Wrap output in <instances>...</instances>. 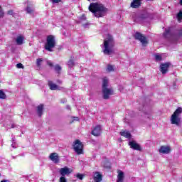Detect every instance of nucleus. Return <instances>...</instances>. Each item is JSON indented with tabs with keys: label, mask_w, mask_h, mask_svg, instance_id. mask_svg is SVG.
<instances>
[{
	"label": "nucleus",
	"mask_w": 182,
	"mask_h": 182,
	"mask_svg": "<svg viewBox=\"0 0 182 182\" xmlns=\"http://www.w3.org/2000/svg\"><path fill=\"white\" fill-rule=\"evenodd\" d=\"M45 105L43 104H40L36 107V112L39 117H42V114H43V108Z\"/></svg>",
	"instance_id": "obj_17"
},
{
	"label": "nucleus",
	"mask_w": 182,
	"mask_h": 182,
	"mask_svg": "<svg viewBox=\"0 0 182 182\" xmlns=\"http://www.w3.org/2000/svg\"><path fill=\"white\" fill-rule=\"evenodd\" d=\"M1 182H9V180H2Z\"/></svg>",
	"instance_id": "obj_41"
},
{
	"label": "nucleus",
	"mask_w": 182,
	"mask_h": 182,
	"mask_svg": "<svg viewBox=\"0 0 182 182\" xmlns=\"http://www.w3.org/2000/svg\"><path fill=\"white\" fill-rule=\"evenodd\" d=\"M11 129H15V124H11Z\"/></svg>",
	"instance_id": "obj_40"
},
{
	"label": "nucleus",
	"mask_w": 182,
	"mask_h": 182,
	"mask_svg": "<svg viewBox=\"0 0 182 182\" xmlns=\"http://www.w3.org/2000/svg\"><path fill=\"white\" fill-rule=\"evenodd\" d=\"M73 149L74 151H75L77 154H83V144L80 141V140L77 139L75 141L73 144Z\"/></svg>",
	"instance_id": "obj_7"
},
{
	"label": "nucleus",
	"mask_w": 182,
	"mask_h": 182,
	"mask_svg": "<svg viewBox=\"0 0 182 182\" xmlns=\"http://www.w3.org/2000/svg\"><path fill=\"white\" fill-rule=\"evenodd\" d=\"M1 177H2V174L0 173V178H1Z\"/></svg>",
	"instance_id": "obj_44"
},
{
	"label": "nucleus",
	"mask_w": 182,
	"mask_h": 182,
	"mask_svg": "<svg viewBox=\"0 0 182 182\" xmlns=\"http://www.w3.org/2000/svg\"><path fill=\"white\" fill-rule=\"evenodd\" d=\"M67 109H68V110H70V107L68 106Z\"/></svg>",
	"instance_id": "obj_42"
},
{
	"label": "nucleus",
	"mask_w": 182,
	"mask_h": 182,
	"mask_svg": "<svg viewBox=\"0 0 182 182\" xmlns=\"http://www.w3.org/2000/svg\"><path fill=\"white\" fill-rule=\"evenodd\" d=\"M70 123H73V122H71Z\"/></svg>",
	"instance_id": "obj_46"
},
{
	"label": "nucleus",
	"mask_w": 182,
	"mask_h": 182,
	"mask_svg": "<svg viewBox=\"0 0 182 182\" xmlns=\"http://www.w3.org/2000/svg\"><path fill=\"white\" fill-rule=\"evenodd\" d=\"M16 68H18V69H23V65L22 64V63H18V64H16Z\"/></svg>",
	"instance_id": "obj_33"
},
{
	"label": "nucleus",
	"mask_w": 182,
	"mask_h": 182,
	"mask_svg": "<svg viewBox=\"0 0 182 182\" xmlns=\"http://www.w3.org/2000/svg\"><path fill=\"white\" fill-rule=\"evenodd\" d=\"M113 48H114V40L113 39V36L108 34L107 39L104 41V54L112 55L114 53V49Z\"/></svg>",
	"instance_id": "obj_2"
},
{
	"label": "nucleus",
	"mask_w": 182,
	"mask_h": 182,
	"mask_svg": "<svg viewBox=\"0 0 182 182\" xmlns=\"http://www.w3.org/2000/svg\"><path fill=\"white\" fill-rule=\"evenodd\" d=\"M80 21H86V16L85 14H82L80 17Z\"/></svg>",
	"instance_id": "obj_38"
},
{
	"label": "nucleus",
	"mask_w": 182,
	"mask_h": 182,
	"mask_svg": "<svg viewBox=\"0 0 182 182\" xmlns=\"http://www.w3.org/2000/svg\"><path fill=\"white\" fill-rule=\"evenodd\" d=\"M24 39H25V38H23V36H18L17 37V38L16 39V42L17 45H22L23 43Z\"/></svg>",
	"instance_id": "obj_22"
},
{
	"label": "nucleus",
	"mask_w": 182,
	"mask_h": 182,
	"mask_svg": "<svg viewBox=\"0 0 182 182\" xmlns=\"http://www.w3.org/2000/svg\"><path fill=\"white\" fill-rule=\"evenodd\" d=\"M102 178H103V176H102V174H100V173L95 172L94 173L93 180L95 182H101Z\"/></svg>",
	"instance_id": "obj_18"
},
{
	"label": "nucleus",
	"mask_w": 182,
	"mask_h": 182,
	"mask_svg": "<svg viewBox=\"0 0 182 182\" xmlns=\"http://www.w3.org/2000/svg\"><path fill=\"white\" fill-rule=\"evenodd\" d=\"M124 180V173L119 170L117 182H123Z\"/></svg>",
	"instance_id": "obj_20"
},
{
	"label": "nucleus",
	"mask_w": 182,
	"mask_h": 182,
	"mask_svg": "<svg viewBox=\"0 0 182 182\" xmlns=\"http://www.w3.org/2000/svg\"><path fill=\"white\" fill-rule=\"evenodd\" d=\"M76 119H79L78 117H76Z\"/></svg>",
	"instance_id": "obj_45"
},
{
	"label": "nucleus",
	"mask_w": 182,
	"mask_h": 182,
	"mask_svg": "<svg viewBox=\"0 0 182 182\" xmlns=\"http://www.w3.org/2000/svg\"><path fill=\"white\" fill-rule=\"evenodd\" d=\"M54 70L56 72V73L60 75V72H62V67L59 65V64H56L54 66Z\"/></svg>",
	"instance_id": "obj_23"
},
{
	"label": "nucleus",
	"mask_w": 182,
	"mask_h": 182,
	"mask_svg": "<svg viewBox=\"0 0 182 182\" xmlns=\"http://www.w3.org/2000/svg\"><path fill=\"white\" fill-rule=\"evenodd\" d=\"M60 182H68V181L66 180V178L65 176H61L60 178Z\"/></svg>",
	"instance_id": "obj_35"
},
{
	"label": "nucleus",
	"mask_w": 182,
	"mask_h": 182,
	"mask_svg": "<svg viewBox=\"0 0 182 182\" xmlns=\"http://www.w3.org/2000/svg\"><path fill=\"white\" fill-rule=\"evenodd\" d=\"M68 65L69 68H73V66H75V60H73V57H71L70 58V60H68Z\"/></svg>",
	"instance_id": "obj_24"
},
{
	"label": "nucleus",
	"mask_w": 182,
	"mask_h": 182,
	"mask_svg": "<svg viewBox=\"0 0 182 182\" xmlns=\"http://www.w3.org/2000/svg\"><path fill=\"white\" fill-rule=\"evenodd\" d=\"M107 86H109V80H107V77H105L102 80V94L103 99L105 100L110 99L112 95H114L113 88H107Z\"/></svg>",
	"instance_id": "obj_3"
},
{
	"label": "nucleus",
	"mask_w": 182,
	"mask_h": 182,
	"mask_svg": "<svg viewBox=\"0 0 182 182\" xmlns=\"http://www.w3.org/2000/svg\"><path fill=\"white\" fill-rule=\"evenodd\" d=\"M51 2L53 4H59V3L62 2V0H51Z\"/></svg>",
	"instance_id": "obj_37"
},
{
	"label": "nucleus",
	"mask_w": 182,
	"mask_h": 182,
	"mask_svg": "<svg viewBox=\"0 0 182 182\" xmlns=\"http://www.w3.org/2000/svg\"><path fill=\"white\" fill-rule=\"evenodd\" d=\"M177 19L178 21H181L182 20V11H180L178 14H177Z\"/></svg>",
	"instance_id": "obj_31"
},
{
	"label": "nucleus",
	"mask_w": 182,
	"mask_h": 182,
	"mask_svg": "<svg viewBox=\"0 0 182 182\" xmlns=\"http://www.w3.org/2000/svg\"><path fill=\"white\" fill-rule=\"evenodd\" d=\"M182 37V30L178 31V34H175V38L178 39V38Z\"/></svg>",
	"instance_id": "obj_28"
},
{
	"label": "nucleus",
	"mask_w": 182,
	"mask_h": 182,
	"mask_svg": "<svg viewBox=\"0 0 182 182\" xmlns=\"http://www.w3.org/2000/svg\"><path fill=\"white\" fill-rule=\"evenodd\" d=\"M147 18H149V14L148 13L141 14L138 16L137 21H144V19H147Z\"/></svg>",
	"instance_id": "obj_21"
},
{
	"label": "nucleus",
	"mask_w": 182,
	"mask_h": 182,
	"mask_svg": "<svg viewBox=\"0 0 182 182\" xmlns=\"http://www.w3.org/2000/svg\"><path fill=\"white\" fill-rule=\"evenodd\" d=\"M180 5H182V0H180Z\"/></svg>",
	"instance_id": "obj_43"
},
{
	"label": "nucleus",
	"mask_w": 182,
	"mask_h": 182,
	"mask_svg": "<svg viewBox=\"0 0 182 182\" xmlns=\"http://www.w3.org/2000/svg\"><path fill=\"white\" fill-rule=\"evenodd\" d=\"M0 99H6V94L0 90Z\"/></svg>",
	"instance_id": "obj_26"
},
{
	"label": "nucleus",
	"mask_w": 182,
	"mask_h": 182,
	"mask_svg": "<svg viewBox=\"0 0 182 182\" xmlns=\"http://www.w3.org/2000/svg\"><path fill=\"white\" fill-rule=\"evenodd\" d=\"M91 134L95 137L100 136V134H102V127L100 125L95 126Z\"/></svg>",
	"instance_id": "obj_12"
},
{
	"label": "nucleus",
	"mask_w": 182,
	"mask_h": 182,
	"mask_svg": "<svg viewBox=\"0 0 182 182\" xmlns=\"http://www.w3.org/2000/svg\"><path fill=\"white\" fill-rule=\"evenodd\" d=\"M171 65V63H161L160 65V71L162 75H166L168 72V68H170Z\"/></svg>",
	"instance_id": "obj_8"
},
{
	"label": "nucleus",
	"mask_w": 182,
	"mask_h": 182,
	"mask_svg": "<svg viewBox=\"0 0 182 182\" xmlns=\"http://www.w3.org/2000/svg\"><path fill=\"white\" fill-rule=\"evenodd\" d=\"M56 46V42L55 41V36L49 35L47 36L46 43L45 45L46 50L52 52V49Z\"/></svg>",
	"instance_id": "obj_5"
},
{
	"label": "nucleus",
	"mask_w": 182,
	"mask_h": 182,
	"mask_svg": "<svg viewBox=\"0 0 182 182\" xmlns=\"http://www.w3.org/2000/svg\"><path fill=\"white\" fill-rule=\"evenodd\" d=\"M155 59H156V60H157V61H160V60H162V58L161 57V55H155Z\"/></svg>",
	"instance_id": "obj_36"
},
{
	"label": "nucleus",
	"mask_w": 182,
	"mask_h": 182,
	"mask_svg": "<svg viewBox=\"0 0 182 182\" xmlns=\"http://www.w3.org/2000/svg\"><path fill=\"white\" fill-rule=\"evenodd\" d=\"M170 151H171L170 146H161L159 149V153H162V154H168Z\"/></svg>",
	"instance_id": "obj_15"
},
{
	"label": "nucleus",
	"mask_w": 182,
	"mask_h": 182,
	"mask_svg": "<svg viewBox=\"0 0 182 182\" xmlns=\"http://www.w3.org/2000/svg\"><path fill=\"white\" fill-rule=\"evenodd\" d=\"M107 69L108 72H113L114 70V67L112 65H108Z\"/></svg>",
	"instance_id": "obj_29"
},
{
	"label": "nucleus",
	"mask_w": 182,
	"mask_h": 182,
	"mask_svg": "<svg viewBox=\"0 0 182 182\" xmlns=\"http://www.w3.org/2000/svg\"><path fill=\"white\" fill-rule=\"evenodd\" d=\"M129 146L133 150H136L137 151H141L143 149L140 144H137L135 141H131L129 142Z\"/></svg>",
	"instance_id": "obj_11"
},
{
	"label": "nucleus",
	"mask_w": 182,
	"mask_h": 182,
	"mask_svg": "<svg viewBox=\"0 0 182 182\" xmlns=\"http://www.w3.org/2000/svg\"><path fill=\"white\" fill-rule=\"evenodd\" d=\"M76 177L79 180H83V178H85V174L78 173H77Z\"/></svg>",
	"instance_id": "obj_27"
},
{
	"label": "nucleus",
	"mask_w": 182,
	"mask_h": 182,
	"mask_svg": "<svg viewBox=\"0 0 182 182\" xmlns=\"http://www.w3.org/2000/svg\"><path fill=\"white\" fill-rule=\"evenodd\" d=\"M140 6H141V0H133L130 4V7L134 9H138Z\"/></svg>",
	"instance_id": "obj_14"
},
{
	"label": "nucleus",
	"mask_w": 182,
	"mask_h": 182,
	"mask_svg": "<svg viewBox=\"0 0 182 182\" xmlns=\"http://www.w3.org/2000/svg\"><path fill=\"white\" fill-rule=\"evenodd\" d=\"M48 85L50 90H60V87L50 80L48 81Z\"/></svg>",
	"instance_id": "obj_16"
},
{
	"label": "nucleus",
	"mask_w": 182,
	"mask_h": 182,
	"mask_svg": "<svg viewBox=\"0 0 182 182\" xmlns=\"http://www.w3.org/2000/svg\"><path fill=\"white\" fill-rule=\"evenodd\" d=\"M60 174L65 177V176H69V174H70V173H72L73 171V170L68 168V166H65L64 168H61L60 169Z\"/></svg>",
	"instance_id": "obj_13"
},
{
	"label": "nucleus",
	"mask_w": 182,
	"mask_h": 182,
	"mask_svg": "<svg viewBox=\"0 0 182 182\" xmlns=\"http://www.w3.org/2000/svg\"><path fill=\"white\" fill-rule=\"evenodd\" d=\"M181 113H182V108L179 107L175 110V112H173V114L171 116V124H175L176 126H180L181 123V117H180Z\"/></svg>",
	"instance_id": "obj_4"
},
{
	"label": "nucleus",
	"mask_w": 182,
	"mask_h": 182,
	"mask_svg": "<svg viewBox=\"0 0 182 182\" xmlns=\"http://www.w3.org/2000/svg\"><path fill=\"white\" fill-rule=\"evenodd\" d=\"M120 136H122V137H125L126 139H132V134H130V132L127 130H122L119 132Z\"/></svg>",
	"instance_id": "obj_19"
},
{
	"label": "nucleus",
	"mask_w": 182,
	"mask_h": 182,
	"mask_svg": "<svg viewBox=\"0 0 182 182\" xmlns=\"http://www.w3.org/2000/svg\"><path fill=\"white\" fill-rule=\"evenodd\" d=\"M134 39L136 41H139L143 46H146L149 44V41H147V37L144 36L140 32H136L134 36Z\"/></svg>",
	"instance_id": "obj_6"
},
{
	"label": "nucleus",
	"mask_w": 182,
	"mask_h": 182,
	"mask_svg": "<svg viewBox=\"0 0 182 182\" xmlns=\"http://www.w3.org/2000/svg\"><path fill=\"white\" fill-rule=\"evenodd\" d=\"M42 62H43V59L38 58L36 60V65L39 68V66H41V63H42Z\"/></svg>",
	"instance_id": "obj_30"
},
{
	"label": "nucleus",
	"mask_w": 182,
	"mask_h": 182,
	"mask_svg": "<svg viewBox=\"0 0 182 182\" xmlns=\"http://www.w3.org/2000/svg\"><path fill=\"white\" fill-rule=\"evenodd\" d=\"M88 9L96 18H103L109 11L105 5L98 2L90 3Z\"/></svg>",
	"instance_id": "obj_1"
},
{
	"label": "nucleus",
	"mask_w": 182,
	"mask_h": 182,
	"mask_svg": "<svg viewBox=\"0 0 182 182\" xmlns=\"http://www.w3.org/2000/svg\"><path fill=\"white\" fill-rule=\"evenodd\" d=\"M4 10L2 9V6H0V18H4Z\"/></svg>",
	"instance_id": "obj_32"
},
{
	"label": "nucleus",
	"mask_w": 182,
	"mask_h": 182,
	"mask_svg": "<svg viewBox=\"0 0 182 182\" xmlns=\"http://www.w3.org/2000/svg\"><path fill=\"white\" fill-rule=\"evenodd\" d=\"M49 159L53 161V163H55V164H58L60 161V158L56 152L51 153L49 156Z\"/></svg>",
	"instance_id": "obj_9"
},
{
	"label": "nucleus",
	"mask_w": 182,
	"mask_h": 182,
	"mask_svg": "<svg viewBox=\"0 0 182 182\" xmlns=\"http://www.w3.org/2000/svg\"><path fill=\"white\" fill-rule=\"evenodd\" d=\"M164 38L165 39H175L176 38V34L171 33V29L168 28V29L165 30V32L164 33Z\"/></svg>",
	"instance_id": "obj_10"
},
{
	"label": "nucleus",
	"mask_w": 182,
	"mask_h": 182,
	"mask_svg": "<svg viewBox=\"0 0 182 182\" xmlns=\"http://www.w3.org/2000/svg\"><path fill=\"white\" fill-rule=\"evenodd\" d=\"M47 65L50 67V68H53V63H52V61L50 60H48L47 61Z\"/></svg>",
	"instance_id": "obj_34"
},
{
	"label": "nucleus",
	"mask_w": 182,
	"mask_h": 182,
	"mask_svg": "<svg viewBox=\"0 0 182 182\" xmlns=\"http://www.w3.org/2000/svg\"><path fill=\"white\" fill-rule=\"evenodd\" d=\"M26 11L27 14H33V9L29 6H28L26 7Z\"/></svg>",
	"instance_id": "obj_25"
},
{
	"label": "nucleus",
	"mask_w": 182,
	"mask_h": 182,
	"mask_svg": "<svg viewBox=\"0 0 182 182\" xmlns=\"http://www.w3.org/2000/svg\"><path fill=\"white\" fill-rule=\"evenodd\" d=\"M8 15H14V11L13 10H9L8 12H7Z\"/></svg>",
	"instance_id": "obj_39"
}]
</instances>
